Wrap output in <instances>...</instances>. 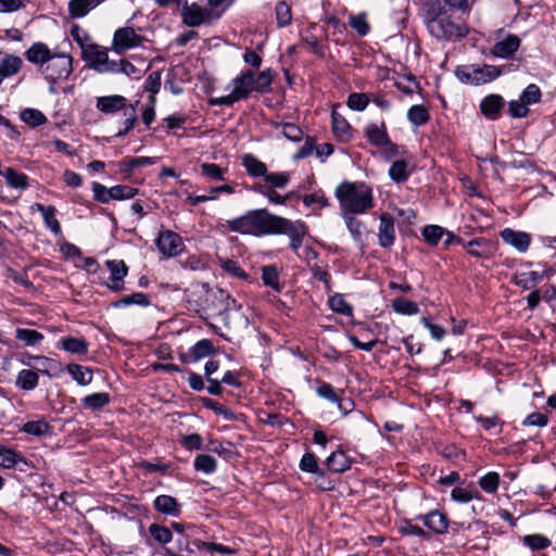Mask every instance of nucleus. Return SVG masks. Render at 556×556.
I'll return each mask as SVG.
<instances>
[{"label":"nucleus","mask_w":556,"mask_h":556,"mask_svg":"<svg viewBox=\"0 0 556 556\" xmlns=\"http://www.w3.org/2000/svg\"><path fill=\"white\" fill-rule=\"evenodd\" d=\"M541 90L535 84H530L521 92L519 99L526 103V105L535 104L541 101Z\"/></svg>","instance_id":"52"},{"label":"nucleus","mask_w":556,"mask_h":556,"mask_svg":"<svg viewBox=\"0 0 556 556\" xmlns=\"http://www.w3.org/2000/svg\"><path fill=\"white\" fill-rule=\"evenodd\" d=\"M351 464V459L343 451L332 452L326 459V466L332 472H344L350 469Z\"/></svg>","instance_id":"25"},{"label":"nucleus","mask_w":556,"mask_h":556,"mask_svg":"<svg viewBox=\"0 0 556 556\" xmlns=\"http://www.w3.org/2000/svg\"><path fill=\"white\" fill-rule=\"evenodd\" d=\"M220 267L223 268V270H225L227 274H229L232 277L240 278V279H248V274L242 269V267L236 261L223 260L220 262Z\"/></svg>","instance_id":"60"},{"label":"nucleus","mask_w":556,"mask_h":556,"mask_svg":"<svg viewBox=\"0 0 556 556\" xmlns=\"http://www.w3.org/2000/svg\"><path fill=\"white\" fill-rule=\"evenodd\" d=\"M408 121L415 126L425 125L430 116L428 110L424 105H413L407 112Z\"/></svg>","instance_id":"45"},{"label":"nucleus","mask_w":556,"mask_h":556,"mask_svg":"<svg viewBox=\"0 0 556 556\" xmlns=\"http://www.w3.org/2000/svg\"><path fill=\"white\" fill-rule=\"evenodd\" d=\"M242 166L251 177H265L267 166L253 154H244L242 156Z\"/></svg>","instance_id":"26"},{"label":"nucleus","mask_w":556,"mask_h":556,"mask_svg":"<svg viewBox=\"0 0 556 556\" xmlns=\"http://www.w3.org/2000/svg\"><path fill=\"white\" fill-rule=\"evenodd\" d=\"M214 353V346L211 340L202 339L190 348L192 361L197 362Z\"/></svg>","instance_id":"38"},{"label":"nucleus","mask_w":556,"mask_h":556,"mask_svg":"<svg viewBox=\"0 0 556 556\" xmlns=\"http://www.w3.org/2000/svg\"><path fill=\"white\" fill-rule=\"evenodd\" d=\"M271 84V74L269 70L262 71L257 76L254 75V89L264 92Z\"/></svg>","instance_id":"64"},{"label":"nucleus","mask_w":556,"mask_h":556,"mask_svg":"<svg viewBox=\"0 0 556 556\" xmlns=\"http://www.w3.org/2000/svg\"><path fill=\"white\" fill-rule=\"evenodd\" d=\"M395 241L394 218L388 214L380 215V224L378 228V243L381 248L388 249Z\"/></svg>","instance_id":"14"},{"label":"nucleus","mask_w":556,"mask_h":556,"mask_svg":"<svg viewBox=\"0 0 556 556\" xmlns=\"http://www.w3.org/2000/svg\"><path fill=\"white\" fill-rule=\"evenodd\" d=\"M501 75V70L495 65L468 64L457 66L455 76L463 83L469 85H483L495 80Z\"/></svg>","instance_id":"3"},{"label":"nucleus","mask_w":556,"mask_h":556,"mask_svg":"<svg viewBox=\"0 0 556 556\" xmlns=\"http://www.w3.org/2000/svg\"><path fill=\"white\" fill-rule=\"evenodd\" d=\"M83 58L89 63V66L98 73H112L116 71L115 62L109 58L108 49L97 43L83 47Z\"/></svg>","instance_id":"5"},{"label":"nucleus","mask_w":556,"mask_h":556,"mask_svg":"<svg viewBox=\"0 0 556 556\" xmlns=\"http://www.w3.org/2000/svg\"><path fill=\"white\" fill-rule=\"evenodd\" d=\"M354 215L355 214H352V213H341V216L344 219L346 228L349 229L353 240L356 243H362L364 224L362 220L357 219Z\"/></svg>","instance_id":"34"},{"label":"nucleus","mask_w":556,"mask_h":556,"mask_svg":"<svg viewBox=\"0 0 556 556\" xmlns=\"http://www.w3.org/2000/svg\"><path fill=\"white\" fill-rule=\"evenodd\" d=\"M3 178L11 188L24 190L28 187V177L12 167L3 169Z\"/></svg>","instance_id":"32"},{"label":"nucleus","mask_w":556,"mask_h":556,"mask_svg":"<svg viewBox=\"0 0 556 556\" xmlns=\"http://www.w3.org/2000/svg\"><path fill=\"white\" fill-rule=\"evenodd\" d=\"M105 266L111 275L106 283L108 288L114 292H121L125 289L124 278L128 274V267L122 260H109Z\"/></svg>","instance_id":"11"},{"label":"nucleus","mask_w":556,"mask_h":556,"mask_svg":"<svg viewBox=\"0 0 556 556\" xmlns=\"http://www.w3.org/2000/svg\"><path fill=\"white\" fill-rule=\"evenodd\" d=\"M21 118L26 124L36 127L47 123V117L42 112L36 109H25L21 113Z\"/></svg>","instance_id":"47"},{"label":"nucleus","mask_w":556,"mask_h":556,"mask_svg":"<svg viewBox=\"0 0 556 556\" xmlns=\"http://www.w3.org/2000/svg\"><path fill=\"white\" fill-rule=\"evenodd\" d=\"M265 182L268 185L267 188H285L290 181V175L286 172L281 173H268L264 177Z\"/></svg>","instance_id":"48"},{"label":"nucleus","mask_w":556,"mask_h":556,"mask_svg":"<svg viewBox=\"0 0 556 556\" xmlns=\"http://www.w3.org/2000/svg\"><path fill=\"white\" fill-rule=\"evenodd\" d=\"M399 532L403 535H412V536H419L422 539H429L428 532H426L422 528H420L417 525H414L412 521L404 520L399 526Z\"/></svg>","instance_id":"55"},{"label":"nucleus","mask_w":556,"mask_h":556,"mask_svg":"<svg viewBox=\"0 0 556 556\" xmlns=\"http://www.w3.org/2000/svg\"><path fill=\"white\" fill-rule=\"evenodd\" d=\"M445 233V229L438 225H428L422 229L425 241L431 245H437Z\"/></svg>","instance_id":"49"},{"label":"nucleus","mask_w":556,"mask_h":556,"mask_svg":"<svg viewBox=\"0 0 556 556\" xmlns=\"http://www.w3.org/2000/svg\"><path fill=\"white\" fill-rule=\"evenodd\" d=\"M219 16L220 14H214L211 9L202 8L197 3L188 4L187 0H185L182 3V22L189 27H198L203 24H211Z\"/></svg>","instance_id":"7"},{"label":"nucleus","mask_w":556,"mask_h":556,"mask_svg":"<svg viewBox=\"0 0 556 556\" xmlns=\"http://www.w3.org/2000/svg\"><path fill=\"white\" fill-rule=\"evenodd\" d=\"M365 136L369 142L376 147H382L383 143H389V136L384 123L381 125L371 123L365 128Z\"/></svg>","instance_id":"22"},{"label":"nucleus","mask_w":556,"mask_h":556,"mask_svg":"<svg viewBox=\"0 0 556 556\" xmlns=\"http://www.w3.org/2000/svg\"><path fill=\"white\" fill-rule=\"evenodd\" d=\"M254 73L250 70L242 72L233 80V89L231 93L218 98L210 99L212 105H226L230 106L235 102L247 99L254 89Z\"/></svg>","instance_id":"4"},{"label":"nucleus","mask_w":556,"mask_h":556,"mask_svg":"<svg viewBox=\"0 0 556 556\" xmlns=\"http://www.w3.org/2000/svg\"><path fill=\"white\" fill-rule=\"evenodd\" d=\"M20 464L27 465L26 458L20 452L9 447H0V467L12 469Z\"/></svg>","instance_id":"27"},{"label":"nucleus","mask_w":556,"mask_h":556,"mask_svg":"<svg viewBox=\"0 0 556 556\" xmlns=\"http://www.w3.org/2000/svg\"><path fill=\"white\" fill-rule=\"evenodd\" d=\"M369 98L363 92L351 93L348 98V106L353 111L362 112L367 108Z\"/></svg>","instance_id":"57"},{"label":"nucleus","mask_w":556,"mask_h":556,"mask_svg":"<svg viewBox=\"0 0 556 556\" xmlns=\"http://www.w3.org/2000/svg\"><path fill=\"white\" fill-rule=\"evenodd\" d=\"M407 167L408 164L404 160L393 162L391 167L389 168L390 178L396 184L405 182L409 177V172Z\"/></svg>","instance_id":"39"},{"label":"nucleus","mask_w":556,"mask_h":556,"mask_svg":"<svg viewBox=\"0 0 556 556\" xmlns=\"http://www.w3.org/2000/svg\"><path fill=\"white\" fill-rule=\"evenodd\" d=\"M114 67L116 68V71L112 72V74L123 73L129 77H131V76L139 77L141 74V72L127 60L116 61Z\"/></svg>","instance_id":"62"},{"label":"nucleus","mask_w":556,"mask_h":556,"mask_svg":"<svg viewBox=\"0 0 556 556\" xmlns=\"http://www.w3.org/2000/svg\"><path fill=\"white\" fill-rule=\"evenodd\" d=\"M428 30L437 39H451L454 36H463L459 26L455 25L446 16H437L431 18L427 24Z\"/></svg>","instance_id":"10"},{"label":"nucleus","mask_w":556,"mask_h":556,"mask_svg":"<svg viewBox=\"0 0 556 556\" xmlns=\"http://www.w3.org/2000/svg\"><path fill=\"white\" fill-rule=\"evenodd\" d=\"M276 21L279 27H285L291 23L292 13L291 8L286 1H279L275 8Z\"/></svg>","instance_id":"50"},{"label":"nucleus","mask_w":556,"mask_h":556,"mask_svg":"<svg viewBox=\"0 0 556 556\" xmlns=\"http://www.w3.org/2000/svg\"><path fill=\"white\" fill-rule=\"evenodd\" d=\"M61 348L76 355H85L88 352V342L83 338L63 337L60 340Z\"/></svg>","instance_id":"28"},{"label":"nucleus","mask_w":556,"mask_h":556,"mask_svg":"<svg viewBox=\"0 0 556 556\" xmlns=\"http://www.w3.org/2000/svg\"><path fill=\"white\" fill-rule=\"evenodd\" d=\"M417 520L421 521L430 531L435 534H444L448 529V518L447 516L438 510L433 509L427 514H421L416 517Z\"/></svg>","instance_id":"12"},{"label":"nucleus","mask_w":556,"mask_h":556,"mask_svg":"<svg viewBox=\"0 0 556 556\" xmlns=\"http://www.w3.org/2000/svg\"><path fill=\"white\" fill-rule=\"evenodd\" d=\"M104 0H70L68 15L72 18L85 17L91 10L96 9Z\"/></svg>","instance_id":"21"},{"label":"nucleus","mask_w":556,"mask_h":556,"mask_svg":"<svg viewBox=\"0 0 556 556\" xmlns=\"http://www.w3.org/2000/svg\"><path fill=\"white\" fill-rule=\"evenodd\" d=\"M349 24L362 37L366 36L370 30L369 23L367 22V14L364 12L359 14H350Z\"/></svg>","instance_id":"43"},{"label":"nucleus","mask_w":556,"mask_h":556,"mask_svg":"<svg viewBox=\"0 0 556 556\" xmlns=\"http://www.w3.org/2000/svg\"><path fill=\"white\" fill-rule=\"evenodd\" d=\"M519 46L520 39L516 35H508L493 46L492 53L497 58L507 59L518 50Z\"/></svg>","instance_id":"18"},{"label":"nucleus","mask_w":556,"mask_h":556,"mask_svg":"<svg viewBox=\"0 0 556 556\" xmlns=\"http://www.w3.org/2000/svg\"><path fill=\"white\" fill-rule=\"evenodd\" d=\"M151 304L150 299L147 294L142 292H135L130 295H126L117 301H114L112 303V306L115 308H119L123 306H129V305H138L141 307H147Z\"/></svg>","instance_id":"35"},{"label":"nucleus","mask_w":556,"mask_h":556,"mask_svg":"<svg viewBox=\"0 0 556 556\" xmlns=\"http://www.w3.org/2000/svg\"><path fill=\"white\" fill-rule=\"evenodd\" d=\"M300 469L305 472L324 476V471L319 469L317 458L313 453H305L300 462Z\"/></svg>","instance_id":"51"},{"label":"nucleus","mask_w":556,"mask_h":556,"mask_svg":"<svg viewBox=\"0 0 556 556\" xmlns=\"http://www.w3.org/2000/svg\"><path fill=\"white\" fill-rule=\"evenodd\" d=\"M508 114L514 118H522L529 114V109L520 99L508 103Z\"/></svg>","instance_id":"63"},{"label":"nucleus","mask_w":556,"mask_h":556,"mask_svg":"<svg viewBox=\"0 0 556 556\" xmlns=\"http://www.w3.org/2000/svg\"><path fill=\"white\" fill-rule=\"evenodd\" d=\"M522 543L532 551H542L552 545V541L543 534L525 535Z\"/></svg>","instance_id":"41"},{"label":"nucleus","mask_w":556,"mask_h":556,"mask_svg":"<svg viewBox=\"0 0 556 556\" xmlns=\"http://www.w3.org/2000/svg\"><path fill=\"white\" fill-rule=\"evenodd\" d=\"M334 195L341 213L365 214L375 206L372 188L364 181H343Z\"/></svg>","instance_id":"2"},{"label":"nucleus","mask_w":556,"mask_h":556,"mask_svg":"<svg viewBox=\"0 0 556 556\" xmlns=\"http://www.w3.org/2000/svg\"><path fill=\"white\" fill-rule=\"evenodd\" d=\"M330 308L339 314L350 316L352 314L351 305L345 301L343 295L334 294L329 299Z\"/></svg>","instance_id":"54"},{"label":"nucleus","mask_w":556,"mask_h":556,"mask_svg":"<svg viewBox=\"0 0 556 556\" xmlns=\"http://www.w3.org/2000/svg\"><path fill=\"white\" fill-rule=\"evenodd\" d=\"M227 227L233 232L254 237L286 235L290 239V248L295 253L308 232L304 222L290 220L271 214L267 208L248 211L239 217L227 220Z\"/></svg>","instance_id":"1"},{"label":"nucleus","mask_w":556,"mask_h":556,"mask_svg":"<svg viewBox=\"0 0 556 556\" xmlns=\"http://www.w3.org/2000/svg\"><path fill=\"white\" fill-rule=\"evenodd\" d=\"M138 193V189L130 186L117 185L111 187L112 200H127L134 198Z\"/></svg>","instance_id":"58"},{"label":"nucleus","mask_w":556,"mask_h":556,"mask_svg":"<svg viewBox=\"0 0 556 556\" xmlns=\"http://www.w3.org/2000/svg\"><path fill=\"white\" fill-rule=\"evenodd\" d=\"M15 338L27 346H36L43 340V334L35 329L17 328Z\"/></svg>","instance_id":"36"},{"label":"nucleus","mask_w":556,"mask_h":556,"mask_svg":"<svg viewBox=\"0 0 556 556\" xmlns=\"http://www.w3.org/2000/svg\"><path fill=\"white\" fill-rule=\"evenodd\" d=\"M263 282L271 289L279 291V276L275 266H265L262 270Z\"/></svg>","instance_id":"56"},{"label":"nucleus","mask_w":556,"mask_h":556,"mask_svg":"<svg viewBox=\"0 0 556 556\" xmlns=\"http://www.w3.org/2000/svg\"><path fill=\"white\" fill-rule=\"evenodd\" d=\"M319 386L316 389V393L318 396L329 401V402H339V395L336 389L327 382L319 381Z\"/></svg>","instance_id":"61"},{"label":"nucleus","mask_w":556,"mask_h":556,"mask_svg":"<svg viewBox=\"0 0 556 556\" xmlns=\"http://www.w3.org/2000/svg\"><path fill=\"white\" fill-rule=\"evenodd\" d=\"M151 536L161 544H166L172 541L173 534L170 530L164 526L152 523L149 527Z\"/></svg>","instance_id":"53"},{"label":"nucleus","mask_w":556,"mask_h":556,"mask_svg":"<svg viewBox=\"0 0 556 556\" xmlns=\"http://www.w3.org/2000/svg\"><path fill=\"white\" fill-rule=\"evenodd\" d=\"M155 244L160 253L166 257L179 255L185 248L181 237L172 230L161 231L155 240Z\"/></svg>","instance_id":"9"},{"label":"nucleus","mask_w":556,"mask_h":556,"mask_svg":"<svg viewBox=\"0 0 556 556\" xmlns=\"http://www.w3.org/2000/svg\"><path fill=\"white\" fill-rule=\"evenodd\" d=\"M31 210L41 213L46 227L49 228L52 233L55 236L61 235L62 229L60 222L56 218V210L54 206L34 203L31 205Z\"/></svg>","instance_id":"17"},{"label":"nucleus","mask_w":556,"mask_h":556,"mask_svg":"<svg viewBox=\"0 0 556 556\" xmlns=\"http://www.w3.org/2000/svg\"><path fill=\"white\" fill-rule=\"evenodd\" d=\"M51 427L43 419L28 421L23 426V431L27 434L42 437L50 432Z\"/></svg>","instance_id":"46"},{"label":"nucleus","mask_w":556,"mask_h":556,"mask_svg":"<svg viewBox=\"0 0 556 556\" xmlns=\"http://www.w3.org/2000/svg\"><path fill=\"white\" fill-rule=\"evenodd\" d=\"M332 130L339 140L348 141L352 138V127L348 121L338 114L332 112Z\"/></svg>","instance_id":"31"},{"label":"nucleus","mask_w":556,"mask_h":556,"mask_svg":"<svg viewBox=\"0 0 556 556\" xmlns=\"http://www.w3.org/2000/svg\"><path fill=\"white\" fill-rule=\"evenodd\" d=\"M39 382L38 372L31 369H22L17 372L15 386L23 391L34 390Z\"/></svg>","instance_id":"29"},{"label":"nucleus","mask_w":556,"mask_h":556,"mask_svg":"<svg viewBox=\"0 0 556 556\" xmlns=\"http://www.w3.org/2000/svg\"><path fill=\"white\" fill-rule=\"evenodd\" d=\"M72 58L68 54H52L41 73L46 79L55 83L59 79H66L72 73Z\"/></svg>","instance_id":"6"},{"label":"nucleus","mask_w":556,"mask_h":556,"mask_svg":"<svg viewBox=\"0 0 556 556\" xmlns=\"http://www.w3.org/2000/svg\"><path fill=\"white\" fill-rule=\"evenodd\" d=\"M25 55L30 63L39 65L40 71H42L52 53L47 45L42 42H36L25 52Z\"/></svg>","instance_id":"19"},{"label":"nucleus","mask_w":556,"mask_h":556,"mask_svg":"<svg viewBox=\"0 0 556 556\" xmlns=\"http://www.w3.org/2000/svg\"><path fill=\"white\" fill-rule=\"evenodd\" d=\"M146 38L139 35L132 27H121L115 30L112 40V49L118 54L141 47Z\"/></svg>","instance_id":"8"},{"label":"nucleus","mask_w":556,"mask_h":556,"mask_svg":"<svg viewBox=\"0 0 556 556\" xmlns=\"http://www.w3.org/2000/svg\"><path fill=\"white\" fill-rule=\"evenodd\" d=\"M155 163V159L149 156H139V157H124L118 162L117 166L122 174L129 176L135 168L141 166L153 165Z\"/></svg>","instance_id":"24"},{"label":"nucleus","mask_w":556,"mask_h":556,"mask_svg":"<svg viewBox=\"0 0 556 556\" xmlns=\"http://www.w3.org/2000/svg\"><path fill=\"white\" fill-rule=\"evenodd\" d=\"M271 125L276 129H281L282 135L291 141L299 142L303 139L304 132L303 130L293 123H279L273 122Z\"/></svg>","instance_id":"37"},{"label":"nucleus","mask_w":556,"mask_h":556,"mask_svg":"<svg viewBox=\"0 0 556 556\" xmlns=\"http://www.w3.org/2000/svg\"><path fill=\"white\" fill-rule=\"evenodd\" d=\"M23 61L20 56L9 54L0 62V85L11 76L17 74L22 67Z\"/></svg>","instance_id":"23"},{"label":"nucleus","mask_w":556,"mask_h":556,"mask_svg":"<svg viewBox=\"0 0 556 556\" xmlns=\"http://www.w3.org/2000/svg\"><path fill=\"white\" fill-rule=\"evenodd\" d=\"M500 481V475L495 471H490L479 479L478 484L484 492L493 494L497 491Z\"/></svg>","instance_id":"44"},{"label":"nucleus","mask_w":556,"mask_h":556,"mask_svg":"<svg viewBox=\"0 0 556 556\" xmlns=\"http://www.w3.org/2000/svg\"><path fill=\"white\" fill-rule=\"evenodd\" d=\"M111 401V396L106 392H97L89 394L81 399V405L85 409H90L92 412L100 410L106 405H109Z\"/></svg>","instance_id":"30"},{"label":"nucleus","mask_w":556,"mask_h":556,"mask_svg":"<svg viewBox=\"0 0 556 556\" xmlns=\"http://www.w3.org/2000/svg\"><path fill=\"white\" fill-rule=\"evenodd\" d=\"M96 108L104 114H113L128 109L127 99L121 94L99 97Z\"/></svg>","instance_id":"15"},{"label":"nucleus","mask_w":556,"mask_h":556,"mask_svg":"<svg viewBox=\"0 0 556 556\" xmlns=\"http://www.w3.org/2000/svg\"><path fill=\"white\" fill-rule=\"evenodd\" d=\"M502 240L516 249L520 253H525L531 243V236L528 232L505 228L500 233Z\"/></svg>","instance_id":"13"},{"label":"nucleus","mask_w":556,"mask_h":556,"mask_svg":"<svg viewBox=\"0 0 556 556\" xmlns=\"http://www.w3.org/2000/svg\"><path fill=\"white\" fill-rule=\"evenodd\" d=\"M392 308L395 313L401 315H417L419 313V307L417 303L406 300L404 298H397L392 301Z\"/></svg>","instance_id":"40"},{"label":"nucleus","mask_w":556,"mask_h":556,"mask_svg":"<svg viewBox=\"0 0 556 556\" xmlns=\"http://www.w3.org/2000/svg\"><path fill=\"white\" fill-rule=\"evenodd\" d=\"M154 508L165 515L177 517L180 515L181 505L170 495H159L154 500Z\"/></svg>","instance_id":"20"},{"label":"nucleus","mask_w":556,"mask_h":556,"mask_svg":"<svg viewBox=\"0 0 556 556\" xmlns=\"http://www.w3.org/2000/svg\"><path fill=\"white\" fill-rule=\"evenodd\" d=\"M193 466L197 471L208 475L216 470L217 463L213 456L207 454H200L194 458Z\"/></svg>","instance_id":"42"},{"label":"nucleus","mask_w":556,"mask_h":556,"mask_svg":"<svg viewBox=\"0 0 556 556\" xmlns=\"http://www.w3.org/2000/svg\"><path fill=\"white\" fill-rule=\"evenodd\" d=\"M66 370L79 386H88L92 381V371L86 366L70 364Z\"/></svg>","instance_id":"33"},{"label":"nucleus","mask_w":556,"mask_h":556,"mask_svg":"<svg viewBox=\"0 0 556 556\" xmlns=\"http://www.w3.org/2000/svg\"><path fill=\"white\" fill-rule=\"evenodd\" d=\"M505 101L500 94H489L480 103L481 113L489 119L495 121L500 117Z\"/></svg>","instance_id":"16"},{"label":"nucleus","mask_w":556,"mask_h":556,"mask_svg":"<svg viewBox=\"0 0 556 556\" xmlns=\"http://www.w3.org/2000/svg\"><path fill=\"white\" fill-rule=\"evenodd\" d=\"M124 115L126 116L124 121V128L117 132V137H124L136 126L138 121L136 105H130L128 109H126Z\"/></svg>","instance_id":"59"}]
</instances>
